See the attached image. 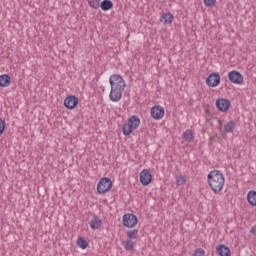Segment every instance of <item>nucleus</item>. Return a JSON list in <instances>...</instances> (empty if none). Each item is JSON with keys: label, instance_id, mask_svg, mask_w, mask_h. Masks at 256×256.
Listing matches in <instances>:
<instances>
[{"label": "nucleus", "instance_id": "nucleus-1", "mask_svg": "<svg viewBox=\"0 0 256 256\" xmlns=\"http://www.w3.org/2000/svg\"><path fill=\"white\" fill-rule=\"evenodd\" d=\"M111 90L109 94L110 101L117 103L121 101L123 97V91H125L126 83L123 77L119 74H113L109 78Z\"/></svg>", "mask_w": 256, "mask_h": 256}, {"label": "nucleus", "instance_id": "nucleus-2", "mask_svg": "<svg viewBox=\"0 0 256 256\" xmlns=\"http://www.w3.org/2000/svg\"><path fill=\"white\" fill-rule=\"evenodd\" d=\"M207 181L210 189L215 193V195H219V193L223 191V187L225 186V176H223L221 171H211L207 176Z\"/></svg>", "mask_w": 256, "mask_h": 256}, {"label": "nucleus", "instance_id": "nucleus-3", "mask_svg": "<svg viewBox=\"0 0 256 256\" xmlns=\"http://www.w3.org/2000/svg\"><path fill=\"white\" fill-rule=\"evenodd\" d=\"M140 125H141V119H139V116L137 115L131 116L128 119V123L123 125V128H122L123 135H125V137H129V135L133 133L135 129H139Z\"/></svg>", "mask_w": 256, "mask_h": 256}, {"label": "nucleus", "instance_id": "nucleus-4", "mask_svg": "<svg viewBox=\"0 0 256 256\" xmlns=\"http://www.w3.org/2000/svg\"><path fill=\"white\" fill-rule=\"evenodd\" d=\"M112 187L113 182L110 180V178H102L97 185V192L99 195H103L107 193V191H110Z\"/></svg>", "mask_w": 256, "mask_h": 256}, {"label": "nucleus", "instance_id": "nucleus-5", "mask_svg": "<svg viewBox=\"0 0 256 256\" xmlns=\"http://www.w3.org/2000/svg\"><path fill=\"white\" fill-rule=\"evenodd\" d=\"M122 223L124 227H127L128 229H133L138 223L137 216L135 214H124L122 217Z\"/></svg>", "mask_w": 256, "mask_h": 256}, {"label": "nucleus", "instance_id": "nucleus-6", "mask_svg": "<svg viewBox=\"0 0 256 256\" xmlns=\"http://www.w3.org/2000/svg\"><path fill=\"white\" fill-rule=\"evenodd\" d=\"M221 83V75L217 72H213L208 75L206 78V85L208 87H218V85Z\"/></svg>", "mask_w": 256, "mask_h": 256}, {"label": "nucleus", "instance_id": "nucleus-7", "mask_svg": "<svg viewBox=\"0 0 256 256\" xmlns=\"http://www.w3.org/2000/svg\"><path fill=\"white\" fill-rule=\"evenodd\" d=\"M228 79L231 83H234L235 85H241V83H243V75L240 74V72L237 70L229 72Z\"/></svg>", "mask_w": 256, "mask_h": 256}, {"label": "nucleus", "instance_id": "nucleus-8", "mask_svg": "<svg viewBox=\"0 0 256 256\" xmlns=\"http://www.w3.org/2000/svg\"><path fill=\"white\" fill-rule=\"evenodd\" d=\"M77 105H79V98H77V96L75 95H70L66 97L64 100V107H66V109H75Z\"/></svg>", "mask_w": 256, "mask_h": 256}, {"label": "nucleus", "instance_id": "nucleus-9", "mask_svg": "<svg viewBox=\"0 0 256 256\" xmlns=\"http://www.w3.org/2000/svg\"><path fill=\"white\" fill-rule=\"evenodd\" d=\"M216 107L218 111L226 113V111H229V107H231V102L229 99L219 98L216 100Z\"/></svg>", "mask_w": 256, "mask_h": 256}, {"label": "nucleus", "instance_id": "nucleus-10", "mask_svg": "<svg viewBox=\"0 0 256 256\" xmlns=\"http://www.w3.org/2000/svg\"><path fill=\"white\" fill-rule=\"evenodd\" d=\"M153 181V176L151 175V171L144 169L140 172V183L147 187Z\"/></svg>", "mask_w": 256, "mask_h": 256}, {"label": "nucleus", "instance_id": "nucleus-11", "mask_svg": "<svg viewBox=\"0 0 256 256\" xmlns=\"http://www.w3.org/2000/svg\"><path fill=\"white\" fill-rule=\"evenodd\" d=\"M151 117L153 119H163L165 117V109L162 106L156 105L151 108Z\"/></svg>", "mask_w": 256, "mask_h": 256}, {"label": "nucleus", "instance_id": "nucleus-12", "mask_svg": "<svg viewBox=\"0 0 256 256\" xmlns=\"http://www.w3.org/2000/svg\"><path fill=\"white\" fill-rule=\"evenodd\" d=\"M89 225L91 229L96 231L97 229H101V226L103 225V221H101V218L94 215L93 219L89 222Z\"/></svg>", "mask_w": 256, "mask_h": 256}, {"label": "nucleus", "instance_id": "nucleus-13", "mask_svg": "<svg viewBox=\"0 0 256 256\" xmlns=\"http://www.w3.org/2000/svg\"><path fill=\"white\" fill-rule=\"evenodd\" d=\"M216 251L218 255L220 256H231V249L229 247L225 246V244H220L217 248Z\"/></svg>", "mask_w": 256, "mask_h": 256}, {"label": "nucleus", "instance_id": "nucleus-14", "mask_svg": "<svg viewBox=\"0 0 256 256\" xmlns=\"http://www.w3.org/2000/svg\"><path fill=\"white\" fill-rule=\"evenodd\" d=\"M173 14L171 13H164L161 15L160 22L164 23V25H171L173 23Z\"/></svg>", "mask_w": 256, "mask_h": 256}, {"label": "nucleus", "instance_id": "nucleus-15", "mask_svg": "<svg viewBox=\"0 0 256 256\" xmlns=\"http://www.w3.org/2000/svg\"><path fill=\"white\" fill-rule=\"evenodd\" d=\"M11 85V76L9 74L0 75V87H9Z\"/></svg>", "mask_w": 256, "mask_h": 256}, {"label": "nucleus", "instance_id": "nucleus-16", "mask_svg": "<svg viewBox=\"0 0 256 256\" xmlns=\"http://www.w3.org/2000/svg\"><path fill=\"white\" fill-rule=\"evenodd\" d=\"M247 201L252 207H256V191L251 190L247 194Z\"/></svg>", "mask_w": 256, "mask_h": 256}, {"label": "nucleus", "instance_id": "nucleus-17", "mask_svg": "<svg viewBox=\"0 0 256 256\" xmlns=\"http://www.w3.org/2000/svg\"><path fill=\"white\" fill-rule=\"evenodd\" d=\"M183 139L186 140L188 143H193L195 141V134H193L192 130H186L183 133Z\"/></svg>", "mask_w": 256, "mask_h": 256}, {"label": "nucleus", "instance_id": "nucleus-18", "mask_svg": "<svg viewBox=\"0 0 256 256\" xmlns=\"http://www.w3.org/2000/svg\"><path fill=\"white\" fill-rule=\"evenodd\" d=\"M100 7H101L102 11H109V10L113 9V2L111 0H103L100 3Z\"/></svg>", "mask_w": 256, "mask_h": 256}, {"label": "nucleus", "instance_id": "nucleus-19", "mask_svg": "<svg viewBox=\"0 0 256 256\" xmlns=\"http://www.w3.org/2000/svg\"><path fill=\"white\" fill-rule=\"evenodd\" d=\"M122 244L126 251H133V248L135 247V242H133L132 240H125L122 242Z\"/></svg>", "mask_w": 256, "mask_h": 256}, {"label": "nucleus", "instance_id": "nucleus-20", "mask_svg": "<svg viewBox=\"0 0 256 256\" xmlns=\"http://www.w3.org/2000/svg\"><path fill=\"white\" fill-rule=\"evenodd\" d=\"M126 235L128 237V239L131 241L132 239H137V237H139V230L134 229V230H128L126 232Z\"/></svg>", "mask_w": 256, "mask_h": 256}, {"label": "nucleus", "instance_id": "nucleus-21", "mask_svg": "<svg viewBox=\"0 0 256 256\" xmlns=\"http://www.w3.org/2000/svg\"><path fill=\"white\" fill-rule=\"evenodd\" d=\"M77 245L78 247H80V249H87V247L89 246V242H87V240H85V238L83 237H78Z\"/></svg>", "mask_w": 256, "mask_h": 256}, {"label": "nucleus", "instance_id": "nucleus-22", "mask_svg": "<svg viewBox=\"0 0 256 256\" xmlns=\"http://www.w3.org/2000/svg\"><path fill=\"white\" fill-rule=\"evenodd\" d=\"M224 131L226 133H233L235 131V123L233 121H229L224 125Z\"/></svg>", "mask_w": 256, "mask_h": 256}, {"label": "nucleus", "instance_id": "nucleus-23", "mask_svg": "<svg viewBox=\"0 0 256 256\" xmlns=\"http://www.w3.org/2000/svg\"><path fill=\"white\" fill-rule=\"evenodd\" d=\"M88 3L92 9H97L101 6V0H89Z\"/></svg>", "mask_w": 256, "mask_h": 256}, {"label": "nucleus", "instance_id": "nucleus-24", "mask_svg": "<svg viewBox=\"0 0 256 256\" xmlns=\"http://www.w3.org/2000/svg\"><path fill=\"white\" fill-rule=\"evenodd\" d=\"M217 0H204V5L206 7H214Z\"/></svg>", "mask_w": 256, "mask_h": 256}, {"label": "nucleus", "instance_id": "nucleus-25", "mask_svg": "<svg viewBox=\"0 0 256 256\" xmlns=\"http://www.w3.org/2000/svg\"><path fill=\"white\" fill-rule=\"evenodd\" d=\"M194 256H205V250H203L202 248L196 249L194 252Z\"/></svg>", "mask_w": 256, "mask_h": 256}, {"label": "nucleus", "instance_id": "nucleus-26", "mask_svg": "<svg viewBox=\"0 0 256 256\" xmlns=\"http://www.w3.org/2000/svg\"><path fill=\"white\" fill-rule=\"evenodd\" d=\"M3 133H5V122L0 119V135H3Z\"/></svg>", "mask_w": 256, "mask_h": 256}, {"label": "nucleus", "instance_id": "nucleus-27", "mask_svg": "<svg viewBox=\"0 0 256 256\" xmlns=\"http://www.w3.org/2000/svg\"><path fill=\"white\" fill-rule=\"evenodd\" d=\"M185 177H181L177 180V185H185Z\"/></svg>", "mask_w": 256, "mask_h": 256}, {"label": "nucleus", "instance_id": "nucleus-28", "mask_svg": "<svg viewBox=\"0 0 256 256\" xmlns=\"http://www.w3.org/2000/svg\"><path fill=\"white\" fill-rule=\"evenodd\" d=\"M250 233L256 237V225L250 229Z\"/></svg>", "mask_w": 256, "mask_h": 256}]
</instances>
